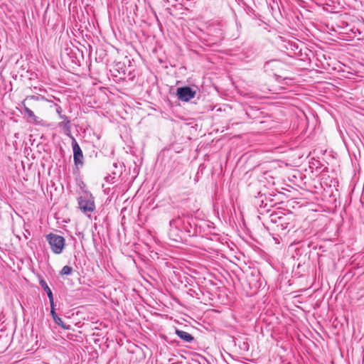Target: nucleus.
Segmentation results:
<instances>
[{
	"mask_svg": "<svg viewBox=\"0 0 364 364\" xmlns=\"http://www.w3.org/2000/svg\"><path fill=\"white\" fill-rule=\"evenodd\" d=\"M24 110L31 119L30 122L33 123H41L42 119L35 115L34 112L36 111L39 114H43L46 109L47 102L39 99L38 97L34 95L27 97L23 102Z\"/></svg>",
	"mask_w": 364,
	"mask_h": 364,
	"instance_id": "obj_1",
	"label": "nucleus"
},
{
	"mask_svg": "<svg viewBox=\"0 0 364 364\" xmlns=\"http://www.w3.org/2000/svg\"><path fill=\"white\" fill-rule=\"evenodd\" d=\"M72 267L66 265L63 267L60 274L62 275H68L72 272Z\"/></svg>",
	"mask_w": 364,
	"mask_h": 364,
	"instance_id": "obj_9",
	"label": "nucleus"
},
{
	"mask_svg": "<svg viewBox=\"0 0 364 364\" xmlns=\"http://www.w3.org/2000/svg\"><path fill=\"white\" fill-rule=\"evenodd\" d=\"M47 240L54 253L60 254L62 252L65 246V239L62 236L51 233L47 236Z\"/></svg>",
	"mask_w": 364,
	"mask_h": 364,
	"instance_id": "obj_2",
	"label": "nucleus"
},
{
	"mask_svg": "<svg viewBox=\"0 0 364 364\" xmlns=\"http://www.w3.org/2000/svg\"><path fill=\"white\" fill-rule=\"evenodd\" d=\"M176 335L186 342H191L194 338L190 333L181 330H176Z\"/></svg>",
	"mask_w": 364,
	"mask_h": 364,
	"instance_id": "obj_7",
	"label": "nucleus"
},
{
	"mask_svg": "<svg viewBox=\"0 0 364 364\" xmlns=\"http://www.w3.org/2000/svg\"><path fill=\"white\" fill-rule=\"evenodd\" d=\"M40 284L41 285L42 288L46 291L47 295L49 299L50 304V306H53L54 301H53V293H52L50 289L49 288L47 283L43 279H41L40 281Z\"/></svg>",
	"mask_w": 364,
	"mask_h": 364,
	"instance_id": "obj_8",
	"label": "nucleus"
},
{
	"mask_svg": "<svg viewBox=\"0 0 364 364\" xmlns=\"http://www.w3.org/2000/svg\"><path fill=\"white\" fill-rule=\"evenodd\" d=\"M72 145L75 164L82 165L83 160L82 151L80 146L78 145L77 142L75 139L73 140Z\"/></svg>",
	"mask_w": 364,
	"mask_h": 364,
	"instance_id": "obj_5",
	"label": "nucleus"
},
{
	"mask_svg": "<svg viewBox=\"0 0 364 364\" xmlns=\"http://www.w3.org/2000/svg\"><path fill=\"white\" fill-rule=\"evenodd\" d=\"M50 314L52 315V317L54 320V321L60 326H61L64 329H68V326H66L64 323V322L62 321V319L58 316V315L56 314L55 311V309H54V304H53V306H50Z\"/></svg>",
	"mask_w": 364,
	"mask_h": 364,
	"instance_id": "obj_6",
	"label": "nucleus"
},
{
	"mask_svg": "<svg viewBox=\"0 0 364 364\" xmlns=\"http://www.w3.org/2000/svg\"><path fill=\"white\" fill-rule=\"evenodd\" d=\"M78 204L80 210L84 212H92L95 208V203L92 198H85L80 197L78 199Z\"/></svg>",
	"mask_w": 364,
	"mask_h": 364,
	"instance_id": "obj_4",
	"label": "nucleus"
},
{
	"mask_svg": "<svg viewBox=\"0 0 364 364\" xmlns=\"http://www.w3.org/2000/svg\"><path fill=\"white\" fill-rule=\"evenodd\" d=\"M196 92L189 87H179L177 90L178 97L184 102H188L195 97Z\"/></svg>",
	"mask_w": 364,
	"mask_h": 364,
	"instance_id": "obj_3",
	"label": "nucleus"
}]
</instances>
